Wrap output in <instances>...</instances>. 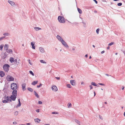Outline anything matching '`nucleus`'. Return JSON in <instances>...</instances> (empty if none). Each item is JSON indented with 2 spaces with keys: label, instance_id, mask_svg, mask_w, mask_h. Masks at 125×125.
Listing matches in <instances>:
<instances>
[{
  "label": "nucleus",
  "instance_id": "f257e3e1",
  "mask_svg": "<svg viewBox=\"0 0 125 125\" xmlns=\"http://www.w3.org/2000/svg\"><path fill=\"white\" fill-rule=\"evenodd\" d=\"M4 100H2V102L3 103H7L11 101L10 97L8 96H4Z\"/></svg>",
  "mask_w": 125,
  "mask_h": 125
},
{
  "label": "nucleus",
  "instance_id": "f03ea898",
  "mask_svg": "<svg viewBox=\"0 0 125 125\" xmlns=\"http://www.w3.org/2000/svg\"><path fill=\"white\" fill-rule=\"evenodd\" d=\"M58 20L61 23H63L65 22L66 19L63 16H59L58 17Z\"/></svg>",
  "mask_w": 125,
  "mask_h": 125
},
{
  "label": "nucleus",
  "instance_id": "7ed1b4c3",
  "mask_svg": "<svg viewBox=\"0 0 125 125\" xmlns=\"http://www.w3.org/2000/svg\"><path fill=\"white\" fill-rule=\"evenodd\" d=\"M11 88L12 90H16L18 88L17 85L15 83H13L11 84Z\"/></svg>",
  "mask_w": 125,
  "mask_h": 125
},
{
  "label": "nucleus",
  "instance_id": "20e7f679",
  "mask_svg": "<svg viewBox=\"0 0 125 125\" xmlns=\"http://www.w3.org/2000/svg\"><path fill=\"white\" fill-rule=\"evenodd\" d=\"M10 66L8 64H6L4 65L3 68L5 71L6 72H8L9 70V68Z\"/></svg>",
  "mask_w": 125,
  "mask_h": 125
},
{
  "label": "nucleus",
  "instance_id": "39448f33",
  "mask_svg": "<svg viewBox=\"0 0 125 125\" xmlns=\"http://www.w3.org/2000/svg\"><path fill=\"white\" fill-rule=\"evenodd\" d=\"M7 80L8 81H13L14 80V78L10 76H8L7 77Z\"/></svg>",
  "mask_w": 125,
  "mask_h": 125
},
{
  "label": "nucleus",
  "instance_id": "423d86ee",
  "mask_svg": "<svg viewBox=\"0 0 125 125\" xmlns=\"http://www.w3.org/2000/svg\"><path fill=\"white\" fill-rule=\"evenodd\" d=\"M52 91L54 92H56L58 90L57 87L54 85H52Z\"/></svg>",
  "mask_w": 125,
  "mask_h": 125
},
{
  "label": "nucleus",
  "instance_id": "0eeeda50",
  "mask_svg": "<svg viewBox=\"0 0 125 125\" xmlns=\"http://www.w3.org/2000/svg\"><path fill=\"white\" fill-rule=\"evenodd\" d=\"M61 42L62 43L63 45L64 46L67 48H69V46L64 40L62 41V42Z\"/></svg>",
  "mask_w": 125,
  "mask_h": 125
},
{
  "label": "nucleus",
  "instance_id": "6e6552de",
  "mask_svg": "<svg viewBox=\"0 0 125 125\" xmlns=\"http://www.w3.org/2000/svg\"><path fill=\"white\" fill-rule=\"evenodd\" d=\"M16 95H11L10 96V99L11 100H12L13 101H15V99L16 98Z\"/></svg>",
  "mask_w": 125,
  "mask_h": 125
},
{
  "label": "nucleus",
  "instance_id": "1a4fd4ad",
  "mask_svg": "<svg viewBox=\"0 0 125 125\" xmlns=\"http://www.w3.org/2000/svg\"><path fill=\"white\" fill-rule=\"evenodd\" d=\"M26 84L25 83H23L21 85L23 91H24L26 90L25 86Z\"/></svg>",
  "mask_w": 125,
  "mask_h": 125
},
{
  "label": "nucleus",
  "instance_id": "9d476101",
  "mask_svg": "<svg viewBox=\"0 0 125 125\" xmlns=\"http://www.w3.org/2000/svg\"><path fill=\"white\" fill-rule=\"evenodd\" d=\"M56 37L57 38L58 40L61 42L63 40L62 38L59 35H58Z\"/></svg>",
  "mask_w": 125,
  "mask_h": 125
},
{
  "label": "nucleus",
  "instance_id": "9b49d317",
  "mask_svg": "<svg viewBox=\"0 0 125 125\" xmlns=\"http://www.w3.org/2000/svg\"><path fill=\"white\" fill-rule=\"evenodd\" d=\"M8 2L12 6H14V5H15V3L14 2H13V1L10 0H8Z\"/></svg>",
  "mask_w": 125,
  "mask_h": 125
},
{
  "label": "nucleus",
  "instance_id": "f8f14e48",
  "mask_svg": "<svg viewBox=\"0 0 125 125\" xmlns=\"http://www.w3.org/2000/svg\"><path fill=\"white\" fill-rule=\"evenodd\" d=\"M12 92V95H16L17 96V90H13Z\"/></svg>",
  "mask_w": 125,
  "mask_h": 125
},
{
  "label": "nucleus",
  "instance_id": "ddd939ff",
  "mask_svg": "<svg viewBox=\"0 0 125 125\" xmlns=\"http://www.w3.org/2000/svg\"><path fill=\"white\" fill-rule=\"evenodd\" d=\"M71 84L73 85H74L75 84L74 80H72L70 81Z\"/></svg>",
  "mask_w": 125,
  "mask_h": 125
},
{
  "label": "nucleus",
  "instance_id": "4468645a",
  "mask_svg": "<svg viewBox=\"0 0 125 125\" xmlns=\"http://www.w3.org/2000/svg\"><path fill=\"white\" fill-rule=\"evenodd\" d=\"M74 121L75 122L79 125H82L81 123L78 120L75 119L74 120Z\"/></svg>",
  "mask_w": 125,
  "mask_h": 125
},
{
  "label": "nucleus",
  "instance_id": "2eb2a0df",
  "mask_svg": "<svg viewBox=\"0 0 125 125\" xmlns=\"http://www.w3.org/2000/svg\"><path fill=\"white\" fill-rule=\"evenodd\" d=\"M18 102L19 104L16 105V108H17L18 107L20 106H21V104L20 102V99H18Z\"/></svg>",
  "mask_w": 125,
  "mask_h": 125
},
{
  "label": "nucleus",
  "instance_id": "dca6fc26",
  "mask_svg": "<svg viewBox=\"0 0 125 125\" xmlns=\"http://www.w3.org/2000/svg\"><path fill=\"white\" fill-rule=\"evenodd\" d=\"M39 49L40 52L42 53L44 52L45 51L44 48H42V47H40L39 48Z\"/></svg>",
  "mask_w": 125,
  "mask_h": 125
},
{
  "label": "nucleus",
  "instance_id": "f3484780",
  "mask_svg": "<svg viewBox=\"0 0 125 125\" xmlns=\"http://www.w3.org/2000/svg\"><path fill=\"white\" fill-rule=\"evenodd\" d=\"M34 120L35 122L36 123H39L41 121V120L39 118L35 119Z\"/></svg>",
  "mask_w": 125,
  "mask_h": 125
},
{
  "label": "nucleus",
  "instance_id": "a211bd4d",
  "mask_svg": "<svg viewBox=\"0 0 125 125\" xmlns=\"http://www.w3.org/2000/svg\"><path fill=\"white\" fill-rule=\"evenodd\" d=\"M5 75V73L3 71H0V75L1 77H3Z\"/></svg>",
  "mask_w": 125,
  "mask_h": 125
},
{
  "label": "nucleus",
  "instance_id": "6ab92c4d",
  "mask_svg": "<svg viewBox=\"0 0 125 125\" xmlns=\"http://www.w3.org/2000/svg\"><path fill=\"white\" fill-rule=\"evenodd\" d=\"M9 47V45L7 44H5L4 46V48L5 50H6V51L8 50V48Z\"/></svg>",
  "mask_w": 125,
  "mask_h": 125
},
{
  "label": "nucleus",
  "instance_id": "aec40b11",
  "mask_svg": "<svg viewBox=\"0 0 125 125\" xmlns=\"http://www.w3.org/2000/svg\"><path fill=\"white\" fill-rule=\"evenodd\" d=\"M34 42H31V45L32 46V48L33 49H35V47L34 46Z\"/></svg>",
  "mask_w": 125,
  "mask_h": 125
},
{
  "label": "nucleus",
  "instance_id": "412c9836",
  "mask_svg": "<svg viewBox=\"0 0 125 125\" xmlns=\"http://www.w3.org/2000/svg\"><path fill=\"white\" fill-rule=\"evenodd\" d=\"M34 29L35 30L37 31H39V30H40L41 29V28H39L38 27H34Z\"/></svg>",
  "mask_w": 125,
  "mask_h": 125
},
{
  "label": "nucleus",
  "instance_id": "4be33fe9",
  "mask_svg": "<svg viewBox=\"0 0 125 125\" xmlns=\"http://www.w3.org/2000/svg\"><path fill=\"white\" fill-rule=\"evenodd\" d=\"M7 56V55L6 54L4 53L3 54H2V58L3 59H4Z\"/></svg>",
  "mask_w": 125,
  "mask_h": 125
},
{
  "label": "nucleus",
  "instance_id": "5701e85b",
  "mask_svg": "<svg viewBox=\"0 0 125 125\" xmlns=\"http://www.w3.org/2000/svg\"><path fill=\"white\" fill-rule=\"evenodd\" d=\"M6 52L8 53H10L12 52V50L11 49H9L6 51Z\"/></svg>",
  "mask_w": 125,
  "mask_h": 125
},
{
  "label": "nucleus",
  "instance_id": "b1692460",
  "mask_svg": "<svg viewBox=\"0 0 125 125\" xmlns=\"http://www.w3.org/2000/svg\"><path fill=\"white\" fill-rule=\"evenodd\" d=\"M77 10L78 12L80 14H81L82 13V11L79 8H77Z\"/></svg>",
  "mask_w": 125,
  "mask_h": 125
},
{
  "label": "nucleus",
  "instance_id": "393cba45",
  "mask_svg": "<svg viewBox=\"0 0 125 125\" xmlns=\"http://www.w3.org/2000/svg\"><path fill=\"white\" fill-rule=\"evenodd\" d=\"M38 82V81H34L32 82V84L33 85H35V84H36Z\"/></svg>",
  "mask_w": 125,
  "mask_h": 125
},
{
  "label": "nucleus",
  "instance_id": "a878e982",
  "mask_svg": "<svg viewBox=\"0 0 125 125\" xmlns=\"http://www.w3.org/2000/svg\"><path fill=\"white\" fill-rule=\"evenodd\" d=\"M13 62H14L15 64L18 65L19 64V62H18L17 60L15 59L14 60Z\"/></svg>",
  "mask_w": 125,
  "mask_h": 125
},
{
  "label": "nucleus",
  "instance_id": "bb28decb",
  "mask_svg": "<svg viewBox=\"0 0 125 125\" xmlns=\"http://www.w3.org/2000/svg\"><path fill=\"white\" fill-rule=\"evenodd\" d=\"M14 60V58L12 57L10 58V61L11 63H12L13 62Z\"/></svg>",
  "mask_w": 125,
  "mask_h": 125
},
{
  "label": "nucleus",
  "instance_id": "cd10ccee",
  "mask_svg": "<svg viewBox=\"0 0 125 125\" xmlns=\"http://www.w3.org/2000/svg\"><path fill=\"white\" fill-rule=\"evenodd\" d=\"M34 94L35 96L37 98H38L39 97V96L38 94L35 91H34Z\"/></svg>",
  "mask_w": 125,
  "mask_h": 125
},
{
  "label": "nucleus",
  "instance_id": "c85d7f7f",
  "mask_svg": "<svg viewBox=\"0 0 125 125\" xmlns=\"http://www.w3.org/2000/svg\"><path fill=\"white\" fill-rule=\"evenodd\" d=\"M91 85H93V86H98L96 84V83H95L94 82H92V83H91Z\"/></svg>",
  "mask_w": 125,
  "mask_h": 125
},
{
  "label": "nucleus",
  "instance_id": "c756f323",
  "mask_svg": "<svg viewBox=\"0 0 125 125\" xmlns=\"http://www.w3.org/2000/svg\"><path fill=\"white\" fill-rule=\"evenodd\" d=\"M72 106V105L70 103H69L68 104V108H69L70 107H71Z\"/></svg>",
  "mask_w": 125,
  "mask_h": 125
},
{
  "label": "nucleus",
  "instance_id": "7c9ffc66",
  "mask_svg": "<svg viewBox=\"0 0 125 125\" xmlns=\"http://www.w3.org/2000/svg\"><path fill=\"white\" fill-rule=\"evenodd\" d=\"M10 35V34L8 32H5V33H4L3 34V35L4 36H9Z\"/></svg>",
  "mask_w": 125,
  "mask_h": 125
},
{
  "label": "nucleus",
  "instance_id": "2f4dec72",
  "mask_svg": "<svg viewBox=\"0 0 125 125\" xmlns=\"http://www.w3.org/2000/svg\"><path fill=\"white\" fill-rule=\"evenodd\" d=\"M18 112L17 111H15L14 113V115L15 116H16L18 115Z\"/></svg>",
  "mask_w": 125,
  "mask_h": 125
},
{
  "label": "nucleus",
  "instance_id": "473e14b6",
  "mask_svg": "<svg viewBox=\"0 0 125 125\" xmlns=\"http://www.w3.org/2000/svg\"><path fill=\"white\" fill-rule=\"evenodd\" d=\"M28 89L29 91L30 92H32L33 91L32 89L28 87Z\"/></svg>",
  "mask_w": 125,
  "mask_h": 125
},
{
  "label": "nucleus",
  "instance_id": "72a5a7b5",
  "mask_svg": "<svg viewBox=\"0 0 125 125\" xmlns=\"http://www.w3.org/2000/svg\"><path fill=\"white\" fill-rule=\"evenodd\" d=\"M30 73L31 74L32 76H34V74L33 72L31 71H29Z\"/></svg>",
  "mask_w": 125,
  "mask_h": 125
},
{
  "label": "nucleus",
  "instance_id": "f704fd0d",
  "mask_svg": "<svg viewBox=\"0 0 125 125\" xmlns=\"http://www.w3.org/2000/svg\"><path fill=\"white\" fill-rule=\"evenodd\" d=\"M3 47V45H1L0 47V50L1 51H2V48Z\"/></svg>",
  "mask_w": 125,
  "mask_h": 125
},
{
  "label": "nucleus",
  "instance_id": "c9c22d12",
  "mask_svg": "<svg viewBox=\"0 0 125 125\" xmlns=\"http://www.w3.org/2000/svg\"><path fill=\"white\" fill-rule=\"evenodd\" d=\"M115 44V43L113 42H112L109 44L108 45L109 46H110L112 45H113Z\"/></svg>",
  "mask_w": 125,
  "mask_h": 125
},
{
  "label": "nucleus",
  "instance_id": "e433bc0d",
  "mask_svg": "<svg viewBox=\"0 0 125 125\" xmlns=\"http://www.w3.org/2000/svg\"><path fill=\"white\" fill-rule=\"evenodd\" d=\"M122 5V3L121 2H119L117 3V5L118 6H121Z\"/></svg>",
  "mask_w": 125,
  "mask_h": 125
},
{
  "label": "nucleus",
  "instance_id": "4c0bfd02",
  "mask_svg": "<svg viewBox=\"0 0 125 125\" xmlns=\"http://www.w3.org/2000/svg\"><path fill=\"white\" fill-rule=\"evenodd\" d=\"M67 87L69 88H71L72 87L71 86L70 84H67Z\"/></svg>",
  "mask_w": 125,
  "mask_h": 125
},
{
  "label": "nucleus",
  "instance_id": "58836bf2",
  "mask_svg": "<svg viewBox=\"0 0 125 125\" xmlns=\"http://www.w3.org/2000/svg\"><path fill=\"white\" fill-rule=\"evenodd\" d=\"M82 23L83 24V26L84 27H86V23L84 22L83 21Z\"/></svg>",
  "mask_w": 125,
  "mask_h": 125
},
{
  "label": "nucleus",
  "instance_id": "ea45409f",
  "mask_svg": "<svg viewBox=\"0 0 125 125\" xmlns=\"http://www.w3.org/2000/svg\"><path fill=\"white\" fill-rule=\"evenodd\" d=\"M40 62H41L42 63H46V62L44 61L43 60H41L40 61Z\"/></svg>",
  "mask_w": 125,
  "mask_h": 125
},
{
  "label": "nucleus",
  "instance_id": "a19ab883",
  "mask_svg": "<svg viewBox=\"0 0 125 125\" xmlns=\"http://www.w3.org/2000/svg\"><path fill=\"white\" fill-rule=\"evenodd\" d=\"M58 112H52V114H58Z\"/></svg>",
  "mask_w": 125,
  "mask_h": 125
},
{
  "label": "nucleus",
  "instance_id": "79ce46f5",
  "mask_svg": "<svg viewBox=\"0 0 125 125\" xmlns=\"http://www.w3.org/2000/svg\"><path fill=\"white\" fill-rule=\"evenodd\" d=\"M28 62L29 63V64L31 65H32V63L30 61V60L29 59L28 60Z\"/></svg>",
  "mask_w": 125,
  "mask_h": 125
},
{
  "label": "nucleus",
  "instance_id": "37998d69",
  "mask_svg": "<svg viewBox=\"0 0 125 125\" xmlns=\"http://www.w3.org/2000/svg\"><path fill=\"white\" fill-rule=\"evenodd\" d=\"M42 85V84L41 83H40L39 85H37V88H39L41 87Z\"/></svg>",
  "mask_w": 125,
  "mask_h": 125
},
{
  "label": "nucleus",
  "instance_id": "c03bdc74",
  "mask_svg": "<svg viewBox=\"0 0 125 125\" xmlns=\"http://www.w3.org/2000/svg\"><path fill=\"white\" fill-rule=\"evenodd\" d=\"M72 24H73L74 25H77L78 24V23H76V22H74V23H73Z\"/></svg>",
  "mask_w": 125,
  "mask_h": 125
},
{
  "label": "nucleus",
  "instance_id": "a18cd8bd",
  "mask_svg": "<svg viewBox=\"0 0 125 125\" xmlns=\"http://www.w3.org/2000/svg\"><path fill=\"white\" fill-rule=\"evenodd\" d=\"M5 36H3V37H2L1 38H0V40H1L5 38Z\"/></svg>",
  "mask_w": 125,
  "mask_h": 125
},
{
  "label": "nucleus",
  "instance_id": "49530a36",
  "mask_svg": "<svg viewBox=\"0 0 125 125\" xmlns=\"http://www.w3.org/2000/svg\"><path fill=\"white\" fill-rule=\"evenodd\" d=\"M89 87H90V90H91V89H93V86L92 85H90L89 86Z\"/></svg>",
  "mask_w": 125,
  "mask_h": 125
},
{
  "label": "nucleus",
  "instance_id": "de8ad7c7",
  "mask_svg": "<svg viewBox=\"0 0 125 125\" xmlns=\"http://www.w3.org/2000/svg\"><path fill=\"white\" fill-rule=\"evenodd\" d=\"M36 111L38 113H39L40 112L39 109H37L36 110Z\"/></svg>",
  "mask_w": 125,
  "mask_h": 125
},
{
  "label": "nucleus",
  "instance_id": "09e8293b",
  "mask_svg": "<svg viewBox=\"0 0 125 125\" xmlns=\"http://www.w3.org/2000/svg\"><path fill=\"white\" fill-rule=\"evenodd\" d=\"M93 0L95 2L96 4H97L98 3L97 1L96 0Z\"/></svg>",
  "mask_w": 125,
  "mask_h": 125
},
{
  "label": "nucleus",
  "instance_id": "8fccbe9b",
  "mask_svg": "<svg viewBox=\"0 0 125 125\" xmlns=\"http://www.w3.org/2000/svg\"><path fill=\"white\" fill-rule=\"evenodd\" d=\"M38 103L40 104H42V102L41 101H38Z\"/></svg>",
  "mask_w": 125,
  "mask_h": 125
},
{
  "label": "nucleus",
  "instance_id": "3c124183",
  "mask_svg": "<svg viewBox=\"0 0 125 125\" xmlns=\"http://www.w3.org/2000/svg\"><path fill=\"white\" fill-rule=\"evenodd\" d=\"M55 78L58 80H59L60 79V77H55Z\"/></svg>",
  "mask_w": 125,
  "mask_h": 125
},
{
  "label": "nucleus",
  "instance_id": "603ef678",
  "mask_svg": "<svg viewBox=\"0 0 125 125\" xmlns=\"http://www.w3.org/2000/svg\"><path fill=\"white\" fill-rule=\"evenodd\" d=\"M99 117H100V118L102 120L103 119V117H102V116H101L100 115H99Z\"/></svg>",
  "mask_w": 125,
  "mask_h": 125
},
{
  "label": "nucleus",
  "instance_id": "864d4df0",
  "mask_svg": "<svg viewBox=\"0 0 125 125\" xmlns=\"http://www.w3.org/2000/svg\"><path fill=\"white\" fill-rule=\"evenodd\" d=\"M99 84L102 85H104V84L102 83H99Z\"/></svg>",
  "mask_w": 125,
  "mask_h": 125
},
{
  "label": "nucleus",
  "instance_id": "5fc2aeb1",
  "mask_svg": "<svg viewBox=\"0 0 125 125\" xmlns=\"http://www.w3.org/2000/svg\"><path fill=\"white\" fill-rule=\"evenodd\" d=\"M99 30H100V29L99 28H98L97 29H96V31H99Z\"/></svg>",
  "mask_w": 125,
  "mask_h": 125
},
{
  "label": "nucleus",
  "instance_id": "6e6d98bb",
  "mask_svg": "<svg viewBox=\"0 0 125 125\" xmlns=\"http://www.w3.org/2000/svg\"><path fill=\"white\" fill-rule=\"evenodd\" d=\"M105 52V51H103L101 52V54H103Z\"/></svg>",
  "mask_w": 125,
  "mask_h": 125
},
{
  "label": "nucleus",
  "instance_id": "4d7b16f0",
  "mask_svg": "<svg viewBox=\"0 0 125 125\" xmlns=\"http://www.w3.org/2000/svg\"><path fill=\"white\" fill-rule=\"evenodd\" d=\"M13 124H17V122H13Z\"/></svg>",
  "mask_w": 125,
  "mask_h": 125
},
{
  "label": "nucleus",
  "instance_id": "13d9d810",
  "mask_svg": "<svg viewBox=\"0 0 125 125\" xmlns=\"http://www.w3.org/2000/svg\"><path fill=\"white\" fill-rule=\"evenodd\" d=\"M81 84H84V83L83 82H81Z\"/></svg>",
  "mask_w": 125,
  "mask_h": 125
},
{
  "label": "nucleus",
  "instance_id": "bf43d9fd",
  "mask_svg": "<svg viewBox=\"0 0 125 125\" xmlns=\"http://www.w3.org/2000/svg\"><path fill=\"white\" fill-rule=\"evenodd\" d=\"M105 75H106L107 76H110V75L109 74H106Z\"/></svg>",
  "mask_w": 125,
  "mask_h": 125
},
{
  "label": "nucleus",
  "instance_id": "052dcab7",
  "mask_svg": "<svg viewBox=\"0 0 125 125\" xmlns=\"http://www.w3.org/2000/svg\"><path fill=\"white\" fill-rule=\"evenodd\" d=\"M124 86H123L122 87V90H123L124 88Z\"/></svg>",
  "mask_w": 125,
  "mask_h": 125
},
{
  "label": "nucleus",
  "instance_id": "680f3d73",
  "mask_svg": "<svg viewBox=\"0 0 125 125\" xmlns=\"http://www.w3.org/2000/svg\"><path fill=\"white\" fill-rule=\"evenodd\" d=\"M27 125H30V123H28L26 124Z\"/></svg>",
  "mask_w": 125,
  "mask_h": 125
},
{
  "label": "nucleus",
  "instance_id": "e2e57ef3",
  "mask_svg": "<svg viewBox=\"0 0 125 125\" xmlns=\"http://www.w3.org/2000/svg\"><path fill=\"white\" fill-rule=\"evenodd\" d=\"M55 51L56 52H57L58 51L57 49L56 48L55 49Z\"/></svg>",
  "mask_w": 125,
  "mask_h": 125
},
{
  "label": "nucleus",
  "instance_id": "0e129e2a",
  "mask_svg": "<svg viewBox=\"0 0 125 125\" xmlns=\"http://www.w3.org/2000/svg\"><path fill=\"white\" fill-rule=\"evenodd\" d=\"M97 12V11L96 10H95L94 11V12L95 13H96Z\"/></svg>",
  "mask_w": 125,
  "mask_h": 125
},
{
  "label": "nucleus",
  "instance_id": "69168bd1",
  "mask_svg": "<svg viewBox=\"0 0 125 125\" xmlns=\"http://www.w3.org/2000/svg\"><path fill=\"white\" fill-rule=\"evenodd\" d=\"M96 95V93H95V92H94V96H95Z\"/></svg>",
  "mask_w": 125,
  "mask_h": 125
},
{
  "label": "nucleus",
  "instance_id": "338daca9",
  "mask_svg": "<svg viewBox=\"0 0 125 125\" xmlns=\"http://www.w3.org/2000/svg\"><path fill=\"white\" fill-rule=\"evenodd\" d=\"M109 48H110V47L109 46H108V47H107V49H109Z\"/></svg>",
  "mask_w": 125,
  "mask_h": 125
},
{
  "label": "nucleus",
  "instance_id": "774afa93",
  "mask_svg": "<svg viewBox=\"0 0 125 125\" xmlns=\"http://www.w3.org/2000/svg\"><path fill=\"white\" fill-rule=\"evenodd\" d=\"M44 125H50L49 124H45Z\"/></svg>",
  "mask_w": 125,
  "mask_h": 125
}]
</instances>
